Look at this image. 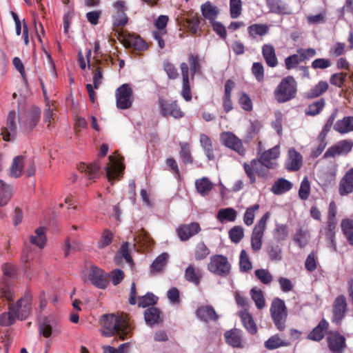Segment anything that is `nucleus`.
Segmentation results:
<instances>
[{
	"instance_id": "4c0bfd02",
	"label": "nucleus",
	"mask_w": 353,
	"mask_h": 353,
	"mask_svg": "<svg viewBox=\"0 0 353 353\" xmlns=\"http://www.w3.org/2000/svg\"><path fill=\"white\" fill-rule=\"evenodd\" d=\"M12 195V188L0 179V207L8 204Z\"/></svg>"
},
{
	"instance_id": "1a4fd4ad",
	"label": "nucleus",
	"mask_w": 353,
	"mask_h": 353,
	"mask_svg": "<svg viewBox=\"0 0 353 353\" xmlns=\"http://www.w3.org/2000/svg\"><path fill=\"white\" fill-rule=\"evenodd\" d=\"M158 105L160 114L163 117L170 116L178 119L184 116L176 101H170L163 98H159Z\"/></svg>"
},
{
	"instance_id": "20e7f679",
	"label": "nucleus",
	"mask_w": 353,
	"mask_h": 353,
	"mask_svg": "<svg viewBox=\"0 0 353 353\" xmlns=\"http://www.w3.org/2000/svg\"><path fill=\"white\" fill-rule=\"evenodd\" d=\"M270 310L276 328L280 331L284 330L288 316L285 302L279 298L274 299L272 302Z\"/></svg>"
},
{
	"instance_id": "58836bf2",
	"label": "nucleus",
	"mask_w": 353,
	"mask_h": 353,
	"mask_svg": "<svg viewBox=\"0 0 353 353\" xmlns=\"http://www.w3.org/2000/svg\"><path fill=\"white\" fill-rule=\"evenodd\" d=\"M292 188V183L285 179H279L273 184L271 188V191L274 194H282L288 191H289Z\"/></svg>"
},
{
	"instance_id": "09e8293b",
	"label": "nucleus",
	"mask_w": 353,
	"mask_h": 353,
	"mask_svg": "<svg viewBox=\"0 0 353 353\" xmlns=\"http://www.w3.org/2000/svg\"><path fill=\"white\" fill-rule=\"evenodd\" d=\"M169 259V254L163 252L158 256L151 264L150 268L152 272H160L164 269Z\"/></svg>"
},
{
	"instance_id": "5fc2aeb1",
	"label": "nucleus",
	"mask_w": 353,
	"mask_h": 353,
	"mask_svg": "<svg viewBox=\"0 0 353 353\" xmlns=\"http://www.w3.org/2000/svg\"><path fill=\"white\" fill-rule=\"evenodd\" d=\"M337 113H338V110L336 109L330 114V116L328 118V119L327 120V121H326V123H325V124L322 131L319 134V139L323 140V139H325L326 135L330 132V130H331L332 127V126L334 127V121H335V119L336 118Z\"/></svg>"
},
{
	"instance_id": "3c124183",
	"label": "nucleus",
	"mask_w": 353,
	"mask_h": 353,
	"mask_svg": "<svg viewBox=\"0 0 353 353\" xmlns=\"http://www.w3.org/2000/svg\"><path fill=\"white\" fill-rule=\"evenodd\" d=\"M289 343L278 335H274L265 342V347L268 350H274L281 347H286Z\"/></svg>"
},
{
	"instance_id": "4d7b16f0",
	"label": "nucleus",
	"mask_w": 353,
	"mask_h": 353,
	"mask_svg": "<svg viewBox=\"0 0 353 353\" xmlns=\"http://www.w3.org/2000/svg\"><path fill=\"white\" fill-rule=\"evenodd\" d=\"M128 46H133L136 48L143 49L145 47V44L143 41L138 36L134 34H129L124 38Z\"/></svg>"
},
{
	"instance_id": "338daca9",
	"label": "nucleus",
	"mask_w": 353,
	"mask_h": 353,
	"mask_svg": "<svg viewBox=\"0 0 353 353\" xmlns=\"http://www.w3.org/2000/svg\"><path fill=\"white\" fill-rule=\"evenodd\" d=\"M121 258H123L125 261L130 265H132V259L130 256V252H129V243H125L122 245L121 248H120L119 251L118 252L115 259L117 261H119V260Z\"/></svg>"
},
{
	"instance_id": "f03ea898",
	"label": "nucleus",
	"mask_w": 353,
	"mask_h": 353,
	"mask_svg": "<svg viewBox=\"0 0 353 353\" xmlns=\"http://www.w3.org/2000/svg\"><path fill=\"white\" fill-rule=\"evenodd\" d=\"M297 92V83L295 79L288 76L281 80L274 90V97L279 103L289 101L296 97Z\"/></svg>"
},
{
	"instance_id": "0eeeda50",
	"label": "nucleus",
	"mask_w": 353,
	"mask_h": 353,
	"mask_svg": "<svg viewBox=\"0 0 353 353\" xmlns=\"http://www.w3.org/2000/svg\"><path fill=\"white\" fill-rule=\"evenodd\" d=\"M243 168L252 183L256 181V174L259 176L267 177L269 174L268 170L271 168L266 167L261 161L256 159H253L250 163H245Z\"/></svg>"
},
{
	"instance_id": "c85d7f7f",
	"label": "nucleus",
	"mask_w": 353,
	"mask_h": 353,
	"mask_svg": "<svg viewBox=\"0 0 353 353\" xmlns=\"http://www.w3.org/2000/svg\"><path fill=\"white\" fill-rule=\"evenodd\" d=\"M239 316L246 330L251 334H255L257 332V326L252 315L246 310H241L239 312Z\"/></svg>"
},
{
	"instance_id": "a18cd8bd",
	"label": "nucleus",
	"mask_w": 353,
	"mask_h": 353,
	"mask_svg": "<svg viewBox=\"0 0 353 353\" xmlns=\"http://www.w3.org/2000/svg\"><path fill=\"white\" fill-rule=\"evenodd\" d=\"M179 157L184 164H192L193 158L191 154L190 145L186 142H180Z\"/></svg>"
},
{
	"instance_id": "603ef678",
	"label": "nucleus",
	"mask_w": 353,
	"mask_h": 353,
	"mask_svg": "<svg viewBox=\"0 0 353 353\" xmlns=\"http://www.w3.org/2000/svg\"><path fill=\"white\" fill-rule=\"evenodd\" d=\"M250 296L258 309L261 310L265 306V301L262 290L254 288L250 290Z\"/></svg>"
},
{
	"instance_id": "c03bdc74",
	"label": "nucleus",
	"mask_w": 353,
	"mask_h": 353,
	"mask_svg": "<svg viewBox=\"0 0 353 353\" xmlns=\"http://www.w3.org/2000/svg\"><path fill=\"white\" fill-rule=\"evenodd\" d=\"M185 278L187 281L198 285L201 278V273L199 269L195 268L193 265H190L185 270Z\"/></svg>"
},
{
	"instance_id": "ea45409f",
	"label": "nucleus",
	"mask_w": 353,
	"mask_h": 353,
	"mask_svg": "<svg viewBox=\"0 0 353 353\" xmlns=\"http://www.w3.org/2000/svg\"><path fill=\"white\" fill-rule=\"evenodd\" d=\"M203 16L208 19L210 23L215 21L219 14V10L216 6H213L210 2L208 1L203 4L201 8Z\"/></svg>"
},
{
	"instance_id": "c756f323",
	"label": "nucleus",
	"mask_w": 353,
	"mask_h": 353,
	"mask_svg": "<svg viewBox=\"0 0 353 353\" xmlns=\"http://www.w3.org/2000/svg\"><path fill=\"white\" fill-rule=\"evenodd\" d=\"M328 325L325 320H321L318 325L308 334V339L316 341H321L327 331Z\"/></svg>"
},
{
	"instance_id": "412c9836",
	"label": "nucleus",
	"mask_w": 353,
	"mask_h": 353,
	"mask_svg": "<svg viewBox=\"0 0 353 353\" xmlns=\"http://www.w3.org/2000/svg\"><path fill=\"white\" fill-rule=\"evenodd\" d=\"M279 147L278 145L263 152L259 161L269 168H274L276 165L275 160L279 156Z\"/></svg>"
},
{
	"instance_id": "052dcab7",
	"label": "nucleus",
	"mask_w": 353,
	"mask_h": 353,
	"mask_svg": "<svg viewBox=\"0 0 353 353\" xmlns=\"http://www.w3.org/2000/svg\"><path fill=\"white\" fill-rule=\"evenodd\" d=\"M230 12L231 18H238L242 12L241 0H230Z\"/></svg>"
},
{
	"instance_id": "423d86ee",
	"label": "nucleus",
	"mask_w": 353,
	"mask_h": 353,
	"mask_svg": "<svg viewBox=\"0 0 353 353\" xmlns=\"http://www.w3.org/2000/svg\"><path fill=\"white\" fill-rule=\"evenodd\" d=\"M269 213H265L255 225L251 236V247L254 252H258L262 247V239L266 228Z\"/></svg>"
},
{
	"instance_id": "e2e57ef3",
	"label": "nucleus",
	"mask_w": 353,
	"mask_h": 353,
	"mask_svg": "<svg viewBox=\"0 0 353 353\" xmlns=\"http://www.w3.org/2000/svg\"><path fill=\"white\" fill-rule=\"evenodd\" d=\"M274 235L275 239L279 242L285 240L288 236V227L283 224H276Z\"/></svg>"
},
{
	"instance_id": "a878e982",
	"label": "nucleus",
	"mask_w": 353,
	"mask_h": 353,
	"mask_svg": "<svg viewBox=\"0 0 353 353\" xmlns=\"http://www.w3.org/2000/svg\"><path fill=\"white\" fill-rule=\"evenodd\" d=\"M334 130L341 134L353 132V117L347 116L338 120L334 125Z\"/></svg>"
},
{
	"instance_id": "dca6fc26",
	"label": "nucleus",
	"mask_w": 353,
	"mask_h": 353,
	"mask_svg": "<svg viewBox=\"0 0 353 353\" xmlns=\"http://www.w3.org/2000/svg\"><path fill=\"white\" fill-rule=\"evenodd\" d=\"M87 279L99 288H105L108 285V280L103 271L97 266H91Z\"/></svg>"
},
{
	"instance_id": "473e14b6",
	"label": "nucleus",
	"mask_w": 353,
	"mask_h": 353,
	"mask_svg": "<svg viewBox=\"0 0 353 353\" xmlns=\"http://www.w3.org/2000/svg\"><path fill=\"white\" fill-rule=\"evenodd\" d=\"M196 314L198 318L205 322L208 321H215L219 317L214 308L208 305L198 308Z\"/></svg>"
},
{
	"instance_id": "f257e3e1",
	"label": "nucleus",
	"mask_w": 353,
	"mask_h": 353,
	"mask_svg": "<svg viewBox=\"0 0 353 353\" xmlns=\"http://www.w3.org/2000/svg\"><path fill=\"white\" fill-rule=\"evenodd\" d=\"M101 332L104 336H118L125 339L132 329L130 323L123 317L116 314H104L100 319Z\"/></svg>"
},
{
	"instance_id": "864d4df0",
	"label": "nucleus",
	"mask_w": 353,
	"mask_h": 353,
	"mask_svg": "<svg viewBox=\"0 0 353 353\" xmlns=\"http://www.w3.org/2000/svg\"><path fill=\"white\" fill-rule=\"evenodd\" d=\"M325 101L321 99L310 104L305 110V114L309 116H316L319 114L325 107Z\"/></svg>"
},
{
	"instance_id": "6e6552de",
	"label": "nucleus",
	"mask_w": 353,
	"mask_h": 353,
	"mask_svg": "<svg viewBox=\"0 0 353 353\" xmlns=\"http://www.w3.org/2000/svg\"><path fill=\"white\" fill-rule=\"evenodd\" d=\"M353 148V141L344 139L338 141L330 147L323 154V158H334L338 156H345L350 153Z\"/></svg>"
},
{
	"instance_id": "0e129e2a",
	"label": "nucleus",
	"mask_w": 353,
	"mask_h": 353,
	"mask_svg": "<svg viewBox=\"0 0 353 353\" xmlns=\"http://www.w3.org/2000/svg\"><path fill=\"white\" fill-rule=\"evenodd\" d=\"M325 240L327 243V246L333 252H336L337 250L336 243L335 240L336 232L335 230H325Z\"/></svg>"
},
{
	"instance_id": "5701e85b",
	"label": "nucleus",
	"mask_w": 353,
	"mask_h": 353,
	"mask_svg": "<svg viewBox=\"0 0 353 353\" xmlns=\"http://www.w3.org/2000/svg\"><path fill=\"white\" fill-rule=\"evenodd\" d=\"M346 310V300L345 296H338L333 305V321L338 323L344 316Z\"/></svg>"
},
{
	"instance_id": "4be33fe9",
	"label": "nucleus",
	"mask_w": 353,
	"mask_h": 353,
	"mask_svg": "<svg viewBox=\"0 0 353 353\" xmlns=\"http://www.w3.org/2000/svg\"><path fill=\"white\" fill-rule=\"evenodd\" d=\"M266 5L270 12L278 14H290L292 10L289 6L282 0H266Z\"/></svg>"
},
{
	"instance_id": "39448f33",
	"label": "nucleus",
	"mask_w": 353,
	"mask_h": 353,
	"mask_svg": "<svg viewBox=\"0 0 353 353\" xmlns=\"http://www.w3.org/2000/svg\"><path fill=\"white\" fill-rule=\"evenodd\" d=\"M208 269L210 272L216 275L227 276L230 272L231 265L226 256L216 254L210 257Z\"/></svg>"
},
{
	"instance_id": "f704fd0d",
	"label": "nucleus",
	"mask_w": 353,
	"mask_h": 353,
	"mask_svg": "<svg viewBox=\"0 0 353 353\" xmlns=\"http://www.w3.org/2000/svg\"><path fill=\"white\" fill-rule=\"evenodd\" d=\"M263 56L266 61V63L270 67L276 66L278 61L275 54V50L272 45L265 44L262 48Z\"/></svg>"
},
{
	"instance_id": "13d9d810",
	"label": "nucleus",
	"mask_w": 353,
	"mask_h": 353,
	"mask_svg": "<svg viewBox=\"0 0 353 353\" xmlns=\"http://www.w3.org/2000/svg\"><path fill=\"white\" fill-rule=\"evenodd\" d=\"M210 254V250L203 242H199L194 251L196 260H202L206 258Z\"/></svg>"
},
{
	"instance_id": "a211bd4d",
	"label": "nucleus",
	"mask_w": 353,
	"mask_h": 353,
	"mask_svg": "<svg viewBox=\"0 0 353 353\" xmlns=\"http://www.w3.org/2000/svg\"><path fill=\"white\" fill-rule=\"evenodd\" d=\"M199 224L195 222L187 225H183L177 229L179 239L184 241L188 240L200 231Z\"/></svg>"
},
{
	"instance_id": "774afa93",
	"label": "nucleus",
	"mask_w": 353,
	"mask_h": 353,
	"mask_svg": "<svg viewBox=\"0 0 353 353\" xmlns=\"http://www.w3.org/2000/svg\"><path fill=\"white\" fill-rule=\"evenodd\" d=\"M310 192V184L307 176L302 180L299 190V196L302 200H306L309 197Z\"/></svg>"
},
{
	"instance_id": "f3484780",
	"label": "nucleus",
	"mask_w": 353,
	"mask_h": 353,
	"mask_svg": "<svg viewBox=\"0 0 353 353\" xmlns=\"http://www.w3.org/2000/svg\"><path fill=\"white\" fill-rule=\"evenodd\" d=\"M16 113L10 111L8 115L6 126L2 128L1 135L4 141H11L16 134L17 126L14 122Z\"/></svg>"
},
{
	"instance_id": "ddd939ff",
	"label": "nucleus",
	"mask_w": 353,
	"mask_h": 353,
	"mask_svg": "<svg viewBox=\"0 0 353 353\" xmlns=\"http://www.w3.org/2000/svg\"><path fill=\"white\" fill-rule=\"evenodd\" d=\"M108 159L109 162L107 163L105 170L108 181L113 183V181L122 173L124 165L121 163V158L118 157L110 155Z\"/></svg>"
},
{
	"instance_id": "de8ad7c7",
	"label": "nucleus",
	"mask_w": 353,
	"mask_h": 353,
	"mask_svg": "<svg viewBox=\"0 0 353 353\" xmlns=\"http://www.w3.org/2000/svg\"><path fill=\"white\" fill-rule=\"evenodd\" d=\"M248 30L251 37L256 38L257 36L265 35L269 31V27L265 24L255 23L250 26Z\"/></svg>"
},
{
	"instance_id": "8fccbe9b",
	"label": "nucleus",
	"mask_w": 353,
	"mask_h": 353,
	"mask_svg": "<svg viewBox=\"0 0 353 353\" xmlns=\"http://www.w3.org/2000/svg\"><path fill=\"white\" fill-rule=\"evenodd\" d=\"M267 254L272 261L279 262L283 259L282 248L276 244H270L266 248Z\"/></svg>"
},
{
	"instance_id": "2f4dec72",
	"label": "nucleus",
	"mask_w": 353,
	"mask_h": 353,
	"mask_svg": "<svg viewBox=\"0 0 353 353\" xmlns=\"http://www.w3.org/2000/svg\"><path fill=\"white\" fill-rule=\"evenodd\" d=\"M214 185V183L207 177H202L195 181L196 191L202 196H207L212 190Z\"/></svg>"
},
{
	"instance_id": "c9c22d12",
	"label": "nucleus",
	"mask_w": 353,
	"mask_h": 353,
	"mask_svg": "<svg viewBox=\"0 0 353 353\" xmlns=\"http://www.w3.org/2000/svg\"><path fill=\"white\" fill-rule=\"evenodd\" d=\"M144 318L148 325H152L161 321V312L158 308L154 307H150L145 310Z\"/></svg>"
},
{
	"instance_id": "680f3d73",
	"label": "nucleus",
	"mask_w": 353,
	"mask_h": 353,
	"mask_svg": "<svg viewBox=\"0 0 353 353\" xmlns=\"http://www.w3.org/2000/svg\"><path fill=\"white\" fill-rule=\"evenodd\" d=\"M229 236L233 243H238L244 236V230L241 226H234L229 231Z\"/></svg>"
},
{
	"instance_id": "72a5a7b5",
	"label": "nucleus",
	"mask_w": 353,
	"mask_h": 353,
	"mask_svg": "<svg viewBox=\"0 0 353 353\" xmlns=\"http://www.w3.org/2000/svg\"><path fill=\"white\" fill-rule=\"evenodd\" d=\"M30 242L39 248H43L46 242V229L43 227H39L34 230V234L30 236Z\"/></svg>"
},
{
	"instance_id": "7ed1b4c3",
	"label": "nucleus",
	"mask_w": 353,
	"mask_h": 353,
	"mask_svg": "<svg viewBox=\"0 0 353 353\" xmlns=\"http://www.w3.org/2000/svg\"><path fill=\"white\" fill-rule=\"evenodd\" d=\"M8 309L17 319L23 321L26 319L32 310V295L27 292L23 297L15 303L10 304Z\"/></svg>"
},
{
	"instance_id": "bf43d9fd",
	"label": "nucleus",
	"mask_w": 353,
	"mask_h": 353,
	"mask_svg": "<svg viewBox=\"0 0 353 353\" xmlns=\"http://www.w3.org/2000/svg\"><path fill=\"white\" fill-rule=\"evenodd\" d=\"M259 209V204H255L247 208L243 216V222L246 225L250 226L253 223L255 216V212L257 211Z\"/></svg>"
},
{
	"instance_id": "2eb2a0df",
	"label": "nucleus",
	"mask_w": 353,
	"mask_h": 353,
	"mask_svg": "<svg viewBox=\"0 0 353 353\" xmlns=\"http://www.w3.org/2000/svg\"><path fill=\"white\" fill-rule=\"evenodd\" d=\"M329 349L332 353H343L346 345L345 339L338 332H331L327 337Z\"/></svg>"
},
{
	"instance_id": "b1692460",
	"label": "nucleus",
	"mask_w": 353,
	"mask_h": 353,
	"mask_svg": "<svg viewBox=\"0 0 353 353\" xmlns=\"http://www.w3.org/2000/svg\"><path fill=\"white\" fill-rule=\"evenodd\" d=\"M181 70L183 77V89L181 95L185 101H189L192 99V94L189 83V68L188 64L182 63L181 64Z\"/></svg>"
},
{
	"instance_id": "bb28decb",
	"label": "nucleus",
	"mask_w": 353,
	"mask_h": 353,
	"mask_svg": "<svg viewBox=\"0 0 353 353\" xmlns=\"http://www.w3.org/2000/svg\"><path fill=\"white\" fill-rule=\"evenodd\" d=\"M78 170L80 172L83 173L88 179H95L100 170V165L97 161L87 165L81 163L78 165Z\"/></svg>"
},
{
	"instance_id": "a19ab883",
	"label": "nucleus",
	"mask_w": 353,
	"mask_h": 353,
	"mask_svg": "<svg viewBox=\"0 0 353 353\" xmlns=\"http://www.w3.org/2000/svg\"><path fill=\"white\" fill-rule=\"evenodd\" d=\"M328 87L329 85L326 81H320L306 92V97L309 99L318 97L325 93L327 90Z\"/></svg>"
},
{
	"instance_id": "49530a36",
	"label": "nucleus",
	"mask_w": 353,
	"mask_h": 353,
	"mask_svg": "<svg viewBox=\"0 0 353 353\" xmlns=\"http://www.w3.org/2000/svg\"><path fill=\"white\" fill-rule=\"evenodd\" d=\"M310 239L308 230L300 228L293 237L294 242L301 248L306 246Z\"/></svg>"
},
{
	"instance_id": "9d476101",
	"label": "nucleus",
	"mask_w": 353,
	"mask_h": 353,
	"mask_svg": "<svg viewBox=\"0 0 353 353\" xmlns=\"http://www.w3.org/2000/svg\"><path fill=\"white\" fill-rule=\"evenodd\" d=\"M117 106L119 109L129 108L132 103V90L128 84H123L116 91Z\"/></svg>"
},
{
	"instance_id": "69168bd1",
	"label": "nucleus",
	"mask_w": 353,
	"mask_h": 353,
	"mask_svg": "<svg viewBox=\"0 0 353 353\" xmlns=\"http://www.w3.org/2000/svg\"><path fill=\"white\" fill-rule=\"evenodd\" d=\"M137 243H139L141 247L148 248L152 245V240L150 235L143 230L139 232L137 237L135 238Z\"/></svg>"
},
{
	"instance_id": "cd10ccee",
	"label": "nucleus",
	"mask_w": 353,
	"mask_h": 353,
	"mask_svg": "<svg viewBox=\"0 0 353 353\" xmlns=\"http://www.w3.org/2000/svg\"><path fill=\"white\" fill-rule=\"evenodd\" d=\"M226 343L233 347H242V331L238 329L228 330L225 332Z\"/></svg>"
},
{
	"instance_id": "f8f14e48",
	"label": "nucleus",
	"mask_w": 353,
	"mask_h": 353,
	"mask_svg": "<svg viewBox=\"0 0 353 353\" xmlns=\"http://www.w3.org/2000/svg\"><path fill=\"white\" fill-rule=\"evenodd\" d=\"M220 141L225 146L234 150L239 154H245V150L242 141L234 134L231 132H223L220 135Z\"/></svg>"
},
{
	"instance_id": "7c9ffc66",
	"label": "nucleus",
	"mask_w": 353,
	"mask_h": 353,
	"mask_svg": "<svg viewBox=\"0 0 353 353\" xmlns=\"http://www.w3.org/2000/svg\"><path fill=\"white\" fill-rule=\"evenodd\" d=\"M40 110L34 107L30 112L28 116L27 121H23L21 118H19L21 125H23L27 130L33 129L37 124L40 118Z\"/></svg>"
},
{
	"instance_id": "393cba45",
	"label": "nucleus",
	"mask_w": 353,
	"mask_h": 353,
	"mask_svg": "<svg viewBox=\"0 0 353 353\" xmlns=\"http://www.w3.org/2000/svg\"><path fill=\"white\" fill-rule=\"evenodd\" d=\"M27 163L28 159L25 156L15 157L10 168V176L14 178L19 177L22 174L25 165Z\"/></svg>"
},
{
	"instance_id": "4468645a",
	"label": "nucleus",
	"mask_w": 353,
	"mask_h": 353,
	"mask_svg": "<svg viewBox=\"0 0 353 353\" xmlns=\"http://www.w3.org/2000/svg\"><path fill=\"white\" fill-rule=\"evenodd\" d=\"M113 8L114 10L112 15L113 26L117 28L123 27L128 23L125 2L121 0L117 1L113 4Z\"/></svg>"
},
{
	"instance_id": "6e6d98bb",
	"label": "nucleus",
	"mask_w": 353,
	"mask_h": 353,
	"mask_svg": "<svg viewBox=\"0 0 353 353\" xmlns=\"http://www.w3.org/2000/svg\"><path fill=\"white\" fill-rule=\"evenodd\" d=\"M239 266L241 272H248L252 268L250 257L245 250H242L240 253Z\"/></svg>"
},
{
	"instance_id": "37998d69",
	"label": "nucleus",
	"mask_w": 353,
	"mask_h": 353,
	"mask_svg": "<svg viewBox=\"0 0 353 353\" xmlns=\"http://www.w3.org/2000/svg\"><path fill=\"white\" fill-rule=\"evenodd\" d=\"M341 227L347 242L353 246V220L350 219L342 220Z\"/></svg>"
},
{
	"instance_id": "e433bc0d",
	"label": "nucleus",
	"mask_w": 353,
	"mask_h": 353,
	"mask_svg": "<svg viewBox=\"0 0 353 353\" xmlns=\"http://www.w3.org/2000/svg\"><path fill=\"white\" fill-rule=\"evenodd\" d=\"M200 143L204 154L208 160L212 161L215 158L211 139L205 134L200 135Z\"/></svg>"
},
{
	"instance_id": "aec40b11",
	"label": "nucleus",
	"mask_w": 353,
	"mask_h": 353,
	"mask_svg": "<svg viewBox=\"0 0 353 353\" xmlns=\"http://www.w3.org/2000/svg\"><path fill=\"white\" fill-rule=\"evenodd\" d=\"M353 192V168H350L340 181L339 192L341 196H345Z\"/></svg>"
},
{
	"instance_id": "6ab92c4d",
	"label": "nucleus",
	"mask_w": 353,
	"mask_h": 353,
	"mask_svg": "<svg viewBox=\"0 0 353 353\" xmlns=\"http://www.w3.org/2000/svg\"><path fill=\"white\" fill-rule=\"evenodd\" d=\"M303 162L302 155L294 148L288 150V157L286 161V168L290 171L299 170Z\"/></svg>"
},
{
	"instance_id": "79ce46f5",
	"label": "nucleus",
	"mask_w": 353,
	"mask_h": 353,
	"mask_svg": "<svg viewBox=\"0 0 353 353\" xmlns=\"http://www.w3.org/2000/svg\"><path fill=\"white\" fill-rule=\"evenodd\" d=\"M237 216L236 211L232 208H223L219 210L216 218L221 222L234 221Z\"/></svg>"
},
{
	"instance_id": "9b49d317",
	"label": "nucleus",
	"mask_w": 353,
	"mask_h": 353,
	"mask_svg": "<svg viewBox=\"0 0 353 353\" xmlns=\"http://www.w3.org/2000/svg\"><path fill=\"white\" fill-rule=\"evenodd\" d=\"M39 333L46 338L55 336L60 333L61 330L52 316L43 317L39 322Z\"/></svg>"
}]
</instances>
